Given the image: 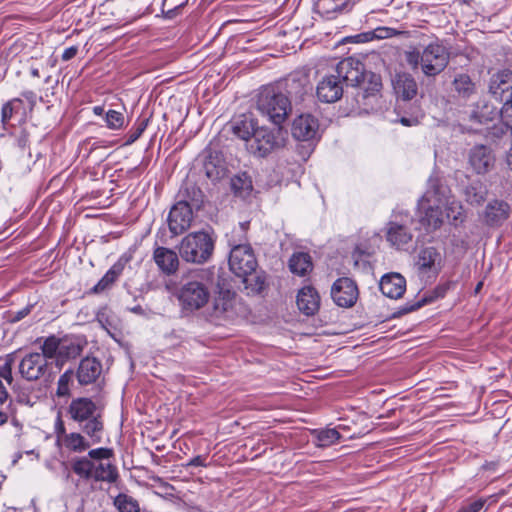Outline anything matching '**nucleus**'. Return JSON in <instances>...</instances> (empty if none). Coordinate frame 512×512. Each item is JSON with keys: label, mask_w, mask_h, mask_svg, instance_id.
Here are the masks:
<instances>
[{"label": "nucleus", "mask_w": 512, "mask_h": 512, "mask_svg": "<svg viewBox=\"0 0 512 512\" xmlns=\"http://www.w3.org/2000/svg\"><path fill=\"white\" fill-rule=\"evenodd\" d=\"M256 108L274 126V132L258 128L246 147L254 156L265 157L272 150L286 145L288 81L280 79L262 87L257 97Z\"/></svg>", "instance_id": "1"}, {"label": "nucleus", "mask_w": 512, "mask_h": 512, "mask_svg": "<svg viewBox=\"0 0 512 512\" xmlns=\"http://www.w3.org/2000/svg\"><path fill=\"white\" fill-rule=\"evenodd\" d=\"M366 77L364 64L355 57H347L336 65L332 73L318 83L316 94L320 101L334 103L343 95V83L359 86Z\"/></svg>", "instance_id": "2"}, {"label": "nucleus", "mask_w": 512, "mask_h": 512, "mask_svg": "<svg viewBox=\"0 0 512 512\" xmlns=\"http://www.w3.org/2000/svg\"><path fill=\"white\" fill-rule=\"evenodd\" d=\"M67 414L79 425L93 444L102 442L104 432L102 408L91 398H74L67 408Z\"/></svg>", "instance_id": "3"}, {"label": "nucleus", "mask_w": 512, "mask_h": 512, "mask_svg": "<svg viewBox=\"0 0 512 512\" xmlns=\"http://www.w3.org/2000/svg\"><path fill=\"white\" fill-rule=\"evenodd\" d=\"M177 248L183 261L201 265L211 259L215 239L206 231L191 232L182 238Z\"/></svg>", "instance_id": "4"}, {"label": "nucleus", "mask_w": 512, "mask_h": 512, "mask_svg": "<svg viewBox=\"0 0 512 512\" xmlns=\"http://www.w3.org/2000/svg\"><path fill=\"white\" fill-rule=\"evenodd\" d=\"M440 188L429 189L418 203L419 222L426 232L436 230L443 221Z\"/></svg>", "instance_id": "5"}, {"label": "nucleus", "mask_w": 512, "mask_h": 512, "mask_svg": "<svg viewBox=\"0 0 512 512\" xmlns=\"http://www.w3.org/2000/svg\"><path fill=\"white\" fill-rule=\"evenodd\" d=\"M290 130L296 140L306 143L299 147L300 160L306 161L313 151L311 141L319 130L318 119L309 113L301 114L293 120Z\"/></svg>", "instance_id": "6"}, {"label": "nucleus", "mask_w": 512, "mask_h": 512, "mask_svg": "<svg viewBox=\"0 0 512 512\" xmlns=\"http://www.w3.org/2000/svg\"><path fill=\"white\" fill-rule=\"evenodd\" d=\"M236 294L230 290H220L205 311L206 319L217 326L225 325L236 317Z\"/></svg>", "instance_id": "7"}, {"label": "nucleus", "mask_w": 512, "mask_h": 512, "mask_svg": "<svg viewBox=\"0 0 512 512\" xmlns=\"http://www.w3.org/2000/svg\"><path fill=\"white\" fill-rule=\"evenodd\" d=\"M176 296L184 311L195 312L208 303L210 291L205 283L189 279L180 286Z\"/></svg>", "instance_id": "8"}, {"label": "nucleus", "mask_w": 512, "mask_h": 512, "mask_svg": "<svg viewBox=\"0 0 512 512\" xmlns=\"http://www.w3.org/2000/svg\"><path fill=\"white\" fill-rule=\"evenodd\" d=\"M450 53L439 40L431 42L422 51V72L431 77L440 74L448 65Z\"/></svg>", "instance_id": "9"}, {"label": "nucleus", "mask_w": 512, "mask_h": 512, "mask_svg": "<svg viewBox=\"0 0 512 512\" xmlns=\"http://www.w3.org/2000/svg\"><path fill=\"white\" fill-rule=\"evenodd\" d=\"M18 372L24 380L36 382L50 377L52 365L40 352H30L21 359Z\"/></svg>", "instance_id": "10"}, {"label": "nucleus", "mask_w": 512, "mask_h": 512, "mask_svg": "<svg viewBox=\"0 0 512 512\" xmlns=\"http://www.w3.org/2000/svg\"><path fill=\"white\" fill-rule=\"evenodd\" d=\"M231 251L229 255L230 270L236 276H247L254 272L257 267V260L254 255L253 249L247 243L231 242Z\"/></svg>", "instance_id": "11"}, {"label": "nucleus", "mask_w": 512, "mask_h": 512, "mask_svg": "<svg viewBox=\"0 0 512 512\" xmlns=\"http://www.w3.org/2000/svg\"><path fill=\"white\" fill-rule=\"evenodd\" d=\"M113 456V450L106 447L91 449L88 454L72 461V470L80 478L90 480L93 477V465L97 460H108Z\"/></svg>", "instance_id": "12"}, {"label": "nucleus", "mask_w": 512, "mask_h": 512, "mask_svg": "<svg viewBox=\"0 0 512 512\" xmlns=\"http://www.w3.org/2000/svg\"><path fill=\"white\" fill-rule=\"evenodd\" d=\"M330 294L337 306L350 308L355 305L359 292L356 283L352 279L342 277L333 283Z\"/></svg>", "instance_id": "13"}, {"label": "nucleus", "mask_w": 512, "mask_h": 512, "mask_svg": "<svg viewBox=\"0 0 512 512\" xmlns=\"http://www.w3.org/2000/svg\"><path fill=\"white\" fill-rule=\"evenodd\" d=\"M193 220V209L184 201H177L171 208L168 215V227L173 236L183 234L191 226Z\"/></svg>", "instance_id": "14"}, {"label": "nucleus", "mask_w": 512, "mask_h": 512, "mask_svg": "<svg viewBox=\"0 0 512 512\" xmlns=\"http://www.w3.org/2000/svg\"><path fill=\"white\" fill-rule=\"evenodd\" d=\"M442 267V255L434 247L422 248L415 259V268L421 276H436Z\"/></svg>", "instance_id": "15"}, {"label": "nucleus", "mask_w": 512, "mask_h": 512, "mask_svg": "<svg viewBox=\"0 0 512 512\" xmlns=\"http://www.w3.org/2000/svg\"><path fill=\"white\" fill-rule=\"evenodd\" d=\"M489 91L498 101H512V71L502 70L495 73L489 84Z\"/></svg>", "instance_id": "16"}, {"label": "nucleus", "mask_w": 512, "mask_h": 512, "mask_svg": "<svg viewBox=\"0 0 512 512\" xmlns=\"http://www.w3.org/2000/svg\"><path fill=\"white\" fill-rule=\"evenodd\" d=\"M495 162L491 149L484 145L473 147L469 153V164L477 174L487 173Z\"/></svg>", "instance_id": "17"}, {"label": "nucleus", "mask_w": 512, "mask_h": 512, "mask_svg": "<svg viewBox=\"0 0 512 512\" xmlns=\"http://www.w3.org/2000/svg\"><path fill=\"white\" fill-rule=\"evenodd\" d=\"M296 304L301 313L306 316H313L320 308L319 293L310 285L304 286L296 296Z\"/></svg>", "instance_id": "18"}, {"label": "nucleus", "mask_w": 512, "mask_h": 512, "mask_svg": "<svg viewBox=\"0 0 512 512\" xmlns=\"http://www.w3.org/2000/svg\"><path fill=\"white\" fill-rule=\"evenodd\" d=\"M153 260L159 270L165 275H173L179 267L178 254L166 247H156L153 252Z\"/></svg>", "instance_id": "19"}, {"label": "nucleus", "mask_w": 512, "mask_h": 512, "mask_svg": "<svg viewBox=\"0 0 512 512\" xmlns=\"http://www.w3.org/2000/svg\"><path fill=\"white\" fill-rule=\"evenodd\" d=\"M102 373V364L95 357H85L77 369V380L80 385L94 383Z\"/></svg>", "instance_id": "20"}, {"label": "nucleus", "mask_w": 512, "mask_h": 512, "mask_svg": "<svg viewBox=\"0 0 512 512\" xmlns=\"http://www.w3.org/2000/svg\"><path fill=\"white\" fill-rule=\"evenodd\" d=\"M379 287L383 295L391 299L401 298L406 290V280L399 273L382 276Z\"/></svg>", "instance_id": "21"}, {"label": "nucleus", "mask_w": 512, "mask_h": 512, "mask_svg": "<svg viewBox=\"0 0 512 512\" xmlns=\"http://www.w3.org/2000/svg\"><path fill=\"white\" fill-rule=\"evenodd\" d=\"M92 441L85 434L80 432H70L68 435H64L63 440L58 446L63 447L71 453H83L89 450L92 445Z\"/></svg>", "instance_id": "22"}, {"label": "nucleus", "mask_w": 512, "mask_h": 512, "mask_svg": "<svg viewBox=\"0 0 512 512\" xmlns=\"http://www.w3.org/2000/svg\"><path fill=\"white\" fill-rule=\"evenodd\" d=\"M348 5V0H317L315 11L324 19L331 20L341 14Z\"/></svg>", "instance_id": "23"}, {"label": "nucleus", "mask_w": 512, "mask_h": 512, "mask_svg": "<svg viewBox=\"0 0 512 512\" xmlns=\"http://www.w3.org/2000/svg\"><path fill=\"white\" fill-rule=\"evenodd\" d=\"M85 346V341L77 337L61 338L59 362L63 363L78 357Z\"/></svg>", "instance_id": "24"}, {"label": "nucleus", "mask_w": 512, "mask_h": 512, "mask_svg": "<svg viewBox=\"0 0 512 512\" xmlns=\"http://www.w3.org/2000/svg\"><path fill=\"white\" fill-rule=\"evenodd\" d=\"M178 198V201H184V204L190 205L192 209H199L203 204L204 195L194 183L186 182L180 188Z\"/></svg>", "instance_id": "25"}, {"label": "nucleus", "mask_w": 512, "mask_h": 512, "mask_svg": "<svg viewBox=\"0 0 512 512\" xmlns=\"http://www.w3.org/2000/svg\"><path fill=\"white\" fill-rule=\"evenodd\" d=\"M258 129L253 118L242 115L232 123V132L238 138L246 141V144Z\"/></svg>", "instance_id": "26"}, {"label": "nucleus", "mask_w": 512, "mask_h": 512, "mask_svg": "<svg viewBox=\"0 0 512 512\" xmlns=\"http://www.w3.org/2000/svg\"><path fill=\"white\" fill-rule=\"evenodd\" d=\"M313 270V262L308 252H294L290 257V272L298 276L309 275Z\"/></svg>", "instance_id": "27"}, {"label": "nucleus", "mask_w": 512, "mask_h": 512, "mask_svg": "<svg viewBox=\"0 0 512 512\" xmlns=\"http://www.w3.org/2000/svg\"><path fill=\"white\" fill-rule=\"evenodd\" d=\"M509 206L503 201H492L485 209V221L489 225H499L507 219Z\"/></svg>", "instance_id": "28"}, {"label": "nucleus", "mask_w": 512, "mask_h": 512, "mask_svg": "<svg viewBox=\"0 0 512 512\" xmlns=\"http://www.w3.org/2000/svg\"><path fill=\"white\" fill-rule=\"evenodd\" d=\"M394 90L402 99L410 100L417 94V84L410 75H398L394 82Z\"/></svg>", "instance_id": "29"}, {"label": "nucleus", "mask_w": 512, "mask_h": 512, "mask_svg": "<svg viewBox=\"0 0 512 512\" xmlns=\"http://www.w3.org/2000/svg\"><path fill=\"white\" fill-rule=\"evenodd\" d=\"M118 478V471L115 465L103 460L94 461L93 477L95 481L113 483Z\"/></svg>", "instance_id": "30"}, {"label": "nucleus", "mask_w": 512, "mask_h": 512, "mask_svg": "<svg viewBox=\"0 0 512 512\" xmlns=\"http://www.w3.org/2000/svg\"><path fill=\"white\" fill-rule=\"evenodd\" d=\"M125 264L126 260H123V258H120L116 263H114L105 273V275L93 287V291L95 293H100L109 288L122 274Z\"/></svg>", "instance_id": "31"}, {"label": "nucleus", "mask_w": 512, "mask_h": 512, "mask_svg": "<svg viewBox=\"0 0 512 512\" xmlns=\"http://www.w3.org/2000/svg\"><path fill=\"white\" fill-rule=\"evenodd\" d=\"M387 240L391 245L402 248L412 240V234L403 225L390 223L387 231Z\"/></svg>", "instance_id": "32"}, {"label": "nucleus", "mask_w": 512, "mask_h": 512, "mask_svg": "<svg viewBox=\"0 0 512 512\" xmlns=\"http://www.w3.org/2000/svg\"><path fill=\"white\" fill-rule=\"evenodd\" d=\"M486 194L487 189L479 180L470 182L464 189L465 200L471 205H480L485 200Z\"/></svg>", "instance_id": "33"}, {"label": "nucleus", "mask_w": 512, "mask_h": 512, "mask_svg": "<svg viewBox=\"0 0 512 512\" xmlns=\"http://www.w3.org/2000/svg\"><path fill=\"white\" fill-rule=\"evenodd\" d=\"M313 441L318 447H328L338 442L340 434L335 428H325L313 432Z\"/></svg>", "instance_id": "34"}, {"label": "nucleus", "mask_w": 512, "mask_h": 512, "mask_svg": "<svg viewBox=\"0 0 512 512\" xmlns=\"http://www.w3.org/2000/svg\"><path fill=\"white\" fill-rule=\"evenodd\" d=\"M248 293L260 294L266 288V277L264 274L251 272L247 276H241Z\"/></svg>", "instance_id": "35"}, {"label": "nucleus", "mask_w": 512, "mask_h": 512, "mask_svg": "<svg viewBox=\"0 0 512 512\" xmlns=\"http://www.w3.org/2000/svg\"><path fill=\"white\" fill-rule=\"evenodd\" d=\"M60 343L61 339L56 337L55 335H51L45 338L40 346V354H43L45 360L47 361L56 358L57 362L59 363Z\"/></svg>", "instance_id": "36"}, {"label": "nucleus", "mask_w": 512, "mask_h": 512, "mask_svg": "<svg viewBox=\"0 0 512 512\" xmlns=\"http://www.w3.org/2000/svg\"><path fill=\"white\" fill-rule=\"evenodd\" d=\"M453 85L459 96L463 98H469L475 92V84L467 74L457 75Z\"/></svg>", "instance_id": "37"}, {"label": "nucleus", "mask_w": 512, "mask_h": 512, "mask_svg": "<svg viewBox=\"0 0 512 512\" xmlns=\"http://www.w3.org/2000/svg\"><path fill=\"white\" fill-rule=\"evenodd\" d=\"M440 188V197L443 199V204H442V208L444 207L445 208V211H446V217L449 219V220H453V221H462L463 217H462V206L460 205L459 202L457 201H448L446 198H445V189L444 188Z\"/></svg>", "instance_id": "38"}, {"label": "nucleus", "mask_w": 512, "mask_h": 512, "mask_svg": "<svg viewBox=\"0 0 512 512\" xmlns=\"http://www.w3.org/2000/svg\"><path fill=\"white\" fill-rule=\"evenodd\" d=\"M114 505L119 512H140L138 501L124 493H120L115 497Z\"/></svg>", "instance_id": "39"}, {"label": "nucleus", "mask_w": 512, "mask_h": 512, "mask_svg": "<svg viewBox=\"0 0 512 512\" xmlns=\"http://www.w3.org/2000/svg\"><path fill=\"white\" fill-rule=\"evenodd\" d=\"M74 372L71 369L66 370L60 375L57 382L56 396L68 397L70 396V385L73 381Z\"/></svg>", "instance_id": "40"}, {"label": "nucleus", "mask_w": 512, "mask_h": 512, "mask_svg": "<svg viewBox=\"0 0 512 512\" xmlns=\"http://www.w3.org/2000/svg\"><path fill=\"white\" fill-rule=\"evenodd\" d=\"M22 105L23 101L20 98H13L3 104L1 109V122L4 126L8 124L13 114L16 113Z\"/></svg>", "instance_id": "41"}, {"label": "nucleus", "mask_w": 512, "mask_h": 512, "mask_svg": "<svg viewBox=\"0 0 512 512\" xmlns=\"http://www.w3.org/2000/svg\"><path fill=\"white\" fill-rule=\"evenodd\" d=\"M231 186L233 191L240 196L248 194L252 190L251 180L246 174L232 178Z\"/></svg>", "instance_id": "42"}, {"label": "nucleus", "mask_w": 512, "mask_h": 512, "mask_svg": "<svg viewBox=\"0 0 512 512\" xmlns=\"http://www.w3.org/2000/svg\"><path fill=\"white\" fill-rule=\"evenodd\" d=\"M189 0H163L162 13L165 18L172 19L177 15V11L185 6Z\"/></svg>", "instance_id": "43"}, {"label": "nucleus", "mask_w": 512, "mask_h": 512, "mask_svg": "<svg viewBox=\"0 0 512 512\" xmlns=\"http://www.w3.org/2000/svg\"><path fill=\"white\" fill-rule=\"evenodd\" d=\"M293 89L296 94H302L306 92L310 85L309 76L305 71H296L293 73Z\"/></svg>", "instance_id": "44"}, {"label": "nucleus", "mask_w": 512, "mask_h": 512, "mask_svg": "<svg viewBox=\"0 0 512 512\" xmlns=\"http://www.w3.org/2000/svg\"><path fill=\"white\" fill-rule=\"evenodd\" d=\"M382 87L380 77L375 74H370L369 86L363 88L357 95V97L362 96V98L375 97L376 94L380 91Z\"/></svg>", "instance_id": "45"}, {"label": "nucleus", "mask_w": 512, "mask_h": 512, "mask_svg": "<svg viewBox=\"0 0 512 512\" xmlns=\"http://www.w3.org/2000/svg\"><path fill=\"white\" fill-rule=\"evenodd\" d=\"M105 122L109 129H121L124 125V116L116 110H108L105 114Z\"/></svg>", "instance_id": "46"}, {"label": "nucleus", "mask_w": 512, "mask_h": 512, "mask_svg": "<svg viewBox=\"0 0 512 512\" xmlns=\"http://www.w3.org/2000/svg\"><path fill=\"white\" fill-rule=\"evenodd\" d=\"M405 60L411 69L415 70L420 67L422 70V52L416 48L405 51Z\"/></svg>", "instance_id": "47"}, {"label": "nucleus", "mask_w": 512, "mask_h": 512, "mask_svg": "<svg viewBox=\"0 0 512 512\" xmlns=\"http://www.w3.org/2000/svg\"><path fill=\"white\" fill-rule=\"evenodd\" d=\"M13 356L8 355L4 363L0 365V377L4 379L9 385L13 382V375H12V366H13Z\"/></svg>", "instance_id": "48"}, {"label": "nucleus", "mask_w": 512, "mask_h": 512, "mask_svg": "<svg viewBox=\"0 0 512 512\" xmlns=\"http://www.w3.org/2000/svg\"><path fill=\"white\" fill-rule=\"evenodd\" d=\"M147 124L148 120H142L137 123V125L130 130L125 144L130 145L138 140L142 133L145 131Z\"/></svg>", "instance_id": "49"}, {"label": "nucleus", "mask_w": 512, "mask_h": 512, "mask_svg": "<svg viewBox=\"0 0 512 512\" xmlns=\"http://www.w3.org/2000/svg\"><path fill=\"white\" fill-rule=\"evenodd\" d=\"M372 33L373 39H387L400 35L402 32L390 27H378L372 30Z\"/></svg>", "instance_id": "50"}, {"label": "nucleus", "mask_w": 512, "mask_h": 512, "mask_svg": "<svg viewBox=\"0 0 512 512\" xmlns=\"http://www.w3.org/2000/svg\"><path fill=\"white\" fill-rule=\"evenodd\" d=\"M501 119L503 123L512 130V101H501Z\"/></svg>", "instance_id": "51"}, {"label": "nucleus", "mask_w": 512, "mask_h": 512, "mask_svg": "<svg viewBox=\"0 0 512 512\" xmlns=\"http://www.w3.org/2000/svg\"><path fill=\"white\" fill-rule=\"evenodd\" d=\"M486 500L484 499H477L471 503H468L467 505L463 506L459 512H481Z\"/></svg>", "instance_id": "52"}, {"label": "nucleus", "mask_w": 512, "mask_h": 512, "mask_svg": "<svg viewBox=\"0 0 512 512\" xmlns=\"http://www.w3.org/2000/svg\"><path fill=\"white\" fill-rule=\"evenodd\" d=\"M54 432H55V435H56V443H57V445H59V443H61V441L64 438V435H68L69 434V433L66 432V428L64 426V423H63L61 417H57V419H56Z\"/></svg>", "instance_id": "53"}, {"label": "nucleus", "mask_w": 512, "mask_h": 512, "mask_svg": "<svg viewBox=\"0 0 512 512\" xmlns=\"http://www.w3.org/2000/svg\"><path fill=\"white\" fill-rule=\"evenodd\" d=\"M32 308H33V305H27L24 308L14 312L12 314L11 321L12 322H17V321L22 320L23 318H25L27 315L30 314Z\"/></svg>", "instance_id": "54"}, {"label": "nucleus", "mask_w": 512, "mask_h": 512, "mask_svg": "<svg viewBox=\"0 0 512 512\" xmlns=\"http://www.w3.org/2000/svg\"><path fill=\"white\" fill-rule=\"evenodd\" d=\"M206 176L211 180H216L220 178V171L212 166L211 162H206L204 165Z\"/></svg>", "instance_id": "55"}, {"label": "nucleus", "mask_w": 512, "mask_h": 512, "mask_svg": "<svg viewBox=\"0 0 512 512\" xmlns=\"http://www.w3.org/2000/svg\"><path fill=\"white\" fill-rule=\"evenodd\" d=\"M185 467H206V456L203 455H197L194 458H192L187 464L184 465Z\"/></svg>", "instance_id": "56"}, {"label": "nucleus", "mask_w": 512, "mask_h": 512, "mask_svg": "<svg viewBox=\"0 0 512 512\" xmlns=\"http://www.w3.org/2000/svg\"><path fill=\"white\" fill-rule=\"evenodd\" d=\"M77 52H78V49L76 46H71V47L66 48L62 54V60L68 61V60L74 58L76 56Z\"/></svg>", "instance_id": "57"}, {"label": "nucleus", "mask_w": 512, "mask_h": 512, "mask_svg": "<svg viewBox=\"0 0 512 512\" xmlns=\"http://www.w3.org/2000/svg\"><path fill=\"white\" fill-rule=\"evenodd\" d=\"M356 42L365 43L374 40L372 31L360 33L355 36Z\"/></svg>", "instance_id": "58"}, {"label": "nucleus", "mask_w": 512, "mask_h": 512, "mask_svg": "<svg viewBox=\"0 0 512 512\" xmlns=\"http://www.w3.org/2000/svg\"><path fill=\"white\" fill-rule=\"evenodd\" d=\"M26 100L30 102L31 105H34L36 103V94L31 91H23L21 94Z\"/></svg>", "instance_id": "59"}, {"label": "nucleus", "mask_w": 512, "mask_h": 512, "mask_svg": "<svg viewBox=\"0 0 512 512\" xmlns=\"http://www.w3.org/2000/svg\"><path fill=\"white\" fill-rule=\"evenodd\" d=\"M8 391L0 379V404H3L8 399Z\"/></svg>", "instance_id": "60"}, {"label": "nucleus", "mask_w": 512, "mask_h": 512, "mask_svg": "<svg viewBox=\"0 0 512 512\" xmlns=\"http://www.w3.org/2000/svg\"><path fill=\"white\" fill-rule=\"evenodd\" d=\"M106 143H107L106 141H97V142H94V143L92 144V146H91V149H90V150H91V151H93V150H95V149H97V148H99V147H106V146H107V145H106Z\"/></svg>", "instance_id": "61"}, {"label": "nucleus", "mask_w": 512, "mask_h": 512, "mask_svg": "<svg viewBox=\"0 0 512 512\" xmlns=\"http://www.w3.org/2000/svg\"><path fill=\"white\" fill-rule=\"evenodd\" d=\"M93 112L95 115L101 116L104 114V107L103 106H94Z\"/></svg>", "instance_id": "62"}, {"label": "nucleus", "mask_w": 512, "mask_h": 512, "mask_svg": "<svg viewBox=\"0 0 512 512\" xmlns=\"http://www.w3.org/2000/svg\"><path fill=\"white\" fill-rule=\"evenodd\" d=\"M429 301L426 299V298H423L421 301L417 302V304L413 305L410 310H414V309H417V308H420L421 306H423L424 304L428 303Z\"/></svg>", "instance_id": "63"}, {"label": "nucleus", "mask_w": 512, "mask_h": 512, "mask_svg": "<svg viewBox=\"0 0 512 512\" xmlns=\"http://www.w3.org/2000/svg\"><path fill=\"white\" fill-rule=\"evenodd\" d=\"M507 163L510 169L512 170V153H508L507 155Z\"/></svg>", "instance_id": "64"}]
</instances>
